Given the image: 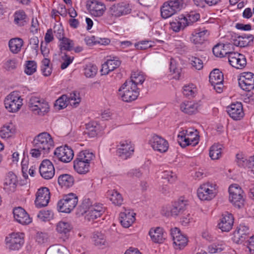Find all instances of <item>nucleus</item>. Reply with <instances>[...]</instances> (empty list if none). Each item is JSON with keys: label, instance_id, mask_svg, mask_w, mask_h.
I'll use <instances>...</instances> for the list:
<instances>
[{"label": "nucleus", "instance_id": "de8ad7c7", "mask_svg": "<svg viewBox=\"0 0 254 254\" xmlns=\"http://www.w3.org/2000/svg\"><path fill=\"white\" fill-rule=\"evenodd\" d=\"M86 129L85 133L90 137H93L97 135L99 127L97 123L92 122L86 125Z\"/></svg>", "mask_w": 254, "mask_h": 254}, {"label": "nucleus", "instance_id": "6e6552de", "mask_svg": "<svg viewBox=\"0 0 254 254\" xmlns=\"http://www.w3.org/2000/svg\"><path fill=\"white\" fill-rule=\"evenodd\" d=\"M77 202V197L73 193H69L59 201L57 209L61 212L69 213L76 206Z\"/></svg>", "mask_w": 254, "mask_h": 254}, {"label": "nucleus", "instance_id": "f8f14e48", "mask_svg": "<svg viewBox=\"0 0 254 254\" xmlns=\"http://www.w3.org/2000/svg\"><path fill=\"white\" fill-rule=\"evenodd\" d=\"M131 11V6L126 2H119L112 5L109 9V13L113 16L119 17L129 14Z\"/></svg>", "mask_w": 254, "mask_h": 254}, {"label": "nucleus", "instance_id": "680f3d73", "mask_svg": "<svg viewBox=\"0 0 254 254\" xmlns=\"http://www.w3.org/2000/svg\"><path fill=\"white\" fill-rule=\"evenodd\" d=\"M26 17L25 12L22 10H19L15 13L14 21L20 25H23V22Z\"/></svg>", "mask_w": 254, "mask_h": 254}, {"label": "nucleus", "instance_id": "774afa93", "mask_svg": "<svg viewBox=\"0 0 254 254\" xmlns=\"http://www.w3.org/2000/svg\"><path fill=\"white\" fill-rule=\"evenodd\" d=\"M39 41L38 37L34 36L31 37L29 41V45L31 49L37 52L39 49Z\"/></svg>", "mask_w": 254, "mask_h": 254}, {"label": "nucleus", "instance_id": "bf43d9fd", "mask_svg": "<svg viewBox=\"0 0 254 254\" xmlns=\"http://www.w3.org/2000/svg\"><path fill=\"white\" fill-rule=\"evenodd\" d=\"M168 1L177 12L180 11L185 5V0H169Z\"/></svg>", "mask_w": 254, "mask_h": 254}, {"label": "nucleus", "instance_id": "ddd939ff", "mask_svg": "<svg viewBox=\"0 0 254 254\" xmlns=\"http://www.w3.org/2000/svg\"><path fill=\"white\" fill-rule=\"evenodd\" d=\"M7 248L10 250H18L24 244L22 234L12 233L5 239Z\"/></svg>", "mask_w": 254, "mask_h": 254}, {"label": "nucleus", "instance_id": "9d476101", "mask_svg": "<svg viewBox=\"0 0 254 254\" xmlns=\"http://www.w3.org/2000/svg\"><path fill=\"white\" fill-rule=\"evenodd\" d=\"M188 205V200L184 197H181L175 201L169 209L166 210L163 209L162 214L166 217H176L184 212Z\"/></svg>", "mask_w": 254, "mask_h": 254}, {"label": "nucleus", "instance_id": "b1692460", "mask_svg": "<svg viewBox=\"0 0 254 254\" xmlns=\"http://www.w3.org/2000/svg\"><path fill=\"white\" fill-rule=\"evenodd\" d=\"M121 61L117 57H109L106 62L102 64L101 72L102 74H108L110 71L114 70L121 64Z\"/></svg>", "mask_w": 254, "mask_h": 254}, {"label": "nucleus", "instance_id": "8fccbe9b", "mask_svg": "<svg viewBox=\"0 0 254 254\" xmlns=\"http://www.w3.org/2000/svg\"><path fill=\"white\" fill-rule=\"evenodd\" d=\"M76 157L84 162H88V163L90 164L91 161L95 158V155L89 150H85L79 152Z\"/></svg>", "mask_w": 254, "mask_h": 254}, {"label": "nucleus", "instance_id": "13d9d810", "mask_svg": "<svg viewBox=\"0 0 254 254\" xmlns=\"http://www.w3.org/2000/svg\"><path fill=\"white\" fill-rule=\"evenodd\" d=\"M154 42L150 40H142L135 44L134 46L137 50H143L153 46Z\"/></svg>", "mask_w": 254, "mask_h": 254}, {"label": "nucleus", "instance_id": "6e6d98bb", "mask_svg": "<svg viewBox=\"0 0 254 254\" xmlns=\"http://www.w3.org/2000/svg\"><path fill=\"white\" fill-rule=\"evenodd\" d=\"M38 218L42 221H49L53 217V213L50 210H42L37 215Z\"/></svg>", "mask_w": 254, "mask_h": 254}, {"label": "nucleus", "instance_id": "ea45409f", "mask_svg": "<svg viewBox=\"0 0 254 254\" xmlns=\"http://www.w3.org/2000/svg\"><path fill=\"white\" fill-rule=\"evenodd\" d=\"M177 12L168 1L165 2L161 7V14L163 18H167Z\"/></svg>", "mask_w": 254, "mask_h": 254}, {"label": "nucleus", "instance_id": "0eeeda50", "mask_svg": "<svg viewBox=\"0 0 254 254\" xmlns=\"http://www.w3.org/2000/svg\"><path fill=\"white\" fill-rule=\"evenodd\" d=\"M229 201L236 207L241 208L244 205V191L238 184L231 185L229 188Z\"/></svg>", "mask_w": 254, "mask_h": 254}, {"label": "nucleus", "instance_id": "603ef678", "mask_svg": "<svg viewBox=\"0 0 254 254\" xmlns=\"http://www.w3.org/2000/svg\"><path fill=\"white\" fill-rule=\"evenodd\" d=\"M221 145L214 144L209 150V156L213 160L218 159L221 156Z\"/></svg>", "mask_w": 254, "mask_h": 254}, {"label": "nucleus", "instance_id": "1a4fd4ad", "mask_svg": "<svg viewBox=\"0 0 254 254\" xmlns=\"http://www.w3.org/2000/svg\"><path fill=\"white\" fill-rule=\"evenodd\" d=\"M216 185L209 182L203 184L197 190V196L201 200H210L217 194Z\"/></svg>", "mask_w": 254, "mask_h": 254}, {"label": "nucleus", "instance_id": "0e129e2a", "mask_svg": "<svg viewBox=\"0 0 254 254\" xmlns=\"http://www.w3.org/2000/svg\"><path fill=\"white\" fill-rule=\"evenodd\" d=\"M54 33L55 36L59 40H61L64 37V30L60 25H55L54 27Z\"/></svg>", "mask_w": 254, "mask_h": 254}, {"label": "nucleus", "instance_id": "f03ea898", "mask_svg": "<svg viewBox=\"0 0 254 254\" xmlns=\"http://www.w3.org/2000/svg\"><path fill=\"white\" fill-rule=\"evenodd\" d=\"M199 141L198 132L196 130L189 129L180 131L178 135V142L185 148L187 146H195Z\"/></svg>", "mask_w": 254, "mask_h": 254}, {"label": "nucleus", "instance_id": "4468645a", "mask_svg": "<svg viewBox=\"0 0 254 254\" xmlns=\"http://www.w3.org/2000/svg\"><path fill=\"white\" fill-rule=\"evenodd\" d=\"M250 230L247 226L240 224L233 234L232 239L236 244H242L248 238L250 239Z\"/></svg>", "mask_w": 254, "mask_h": 254}, {"label": "nucleus", "instance_id": "37998d69", "mask_svg": "<svg viewBox=\"0 0 254 254\" xmlns=\"http://www.w3.org/2000/svg\"><path fill=\"white\" fill-rule=\"evenodd\" d=\"M145 77L143 73L141 71H134L131 75L130 79L127 80L126 82H130L137 87V85H141L145 80Z\"/></svg>", "mask_w": 254, "mask_h": 254}, {"label": "nucleus", "instance_id": "5fc2aeb1", "mask_svg": "<svg viewBox=\"0 0 254 254\" xmlns=\"http://www.w3.org/2000/svg\"><path fill=\"white\" fill-rule=\"evenodd\" d=\"M84 75L86 77L91 78L96 74L98 70L97 67L92 64H88L84 68Z\"/></svg>", "mask_w": 254, "mask_h": 254}, {"label": "nucleus", "instance_id": "393cba45", "mask_svg": "<svg viewBox=\"0 0 254 254\" xmlns=\"http://www.w3.org/2000/svg\"><path fill=\"white\" fill-rule=\"evenodd\" d=\"M105 4L97 0H92L88 4V9L90 13L95 17H100L106 10Z\"/></svg>", "mask_w": 254, "mask_h": 254}, {"label": "nucleus", "instance_id": "f257e3e1", "mask_svg": "<svg viewBox=\"0 0 254 254\" xmlns=\"http://www.w3.org/2000/svg\"><path fill=\"white\" fill-rule=\"evenodd\" d=\"M34 148L30 151L33 157L38 158L41 155L48 154L54 147V140L47 132H43L36 135L33 141Z\"/></svg>", "mask_w": 254, "mask_h": 254}, {"label": "nucleus", "instance_id": "72a5a7b5", "mask_svg": "<svg viewBox=\"0 0 254 254\" xmlns=\"http://www.w3.org/2000/svg\"><path fill=\"white\" fill-rule=\"evenodd\" d=\"M232 46L230 44H218L216 45L212 49V52L216 57H224L226 55L229 56L231 51H229L228 49Z\"/></svg>", "mask_w": 254, "mask_h": 254}, {"label": "nucleus", "instance_id": "2eb2a0df", "mask_svg": "<svg viewBox=\"0 0 254 254\" xmlns=\"http://www.w3.org/2000/svg\"><path fill=\"white\" fill-rule=\"evenodd\" d=\"M239 85L244 90L250 91L254 89V74L250 72L242 73L239 78Z\"/></svg>", "mask_w": 254, "mask_h": 254}, {"label": "nucleus", "instance_id": "3c124183", "mask_svg": "<svg viewBox=\"0 0 254 254\" xmlns=\"http://www.w3.org/2000/svg\"><path fill=\"white\" fill-rule=\"evenodd\" d=\"M183 18L186 20L187 26H188L196 22L199 19L200 15L195 11H190L186 14L185 16L183 15Z\"/></svg>", "mask_w": 254, "mask_h": 254}, {"label": "nucleus", "instance_id": "c9c22d12", "mask_svg": "<svg viewBox=\"0 0 254 254\" xmlns=\"http://www.w3.org/2000/svg\"><path fill=\"white\" fill-rule=\"evenodd\" d=\"M198 105L196 103L186 101L180 105L181 110L185 114L192 115L195 114L198 111Z\"/></svg>", "mask_w": 254, "mask_h": 254}, {"label": "nucleus", "instance_id": "2f4dec72", "mask_svg": "<svg viewBox=\"0 0 254 254\" xmlns=\"http://www.w3.org/2000/svg\"><path fill=\"white\" fill-rule=\"evenodd\" d=\"M208 35L209 32L207 30L196 29L191 34L190 41L194 44H201Z\"/></svg>", "mask_w": 254, "mask_h": 254}, {"label": "nucleus", "instance_id": "412c9836", "mask_svg": "<svg viewBox=\"0 0 254 254\" xmlns=\"http://www.w3.org/2000/svg\"><path fill=\"white\" fill-rule=\"evenodd\" d=\"M229 116L234 120H240L244 116L243 106L241 103H232L227 108Z\"/></svg>", "mask_w": 254, "mask_h": 254}, {"label": "nucleus", "instance_id": "6ab92c4d", "mask_svg": "<svg viewBox=\"0 0 254 254\" xmlns=\"http://www.w3.org/2000/svg\"><path fill=\"white\" fill-rule=\"evenodd\" d=\"M36 196L35 204L37 208L46 206L50 198V190L47 188H42L38 190Z\"/></svg>", "mask_w": 254, "mask_h": 254}, {"label": "nucleus", "instance_id": "79ce46f5", "mask_svg": "<svg viewBox=\"0 0 254 254\" xmlns=\"http://www.w3.org/2000/svg\"><path fill=\"white\" fill-rule=\"evenodd\" d=\"M223 74L218 69H215L209 74V82L211 85L223 82Z\"/></svg>", "mask_w": 254, "mask_h": 254}, {"label": "nucleus", "instance_id": "a18cd8bd", "mask_svg": "<svg viewBox=\"0 0 254 254\" xmlns=\"http://www.w3.org/2000/svg\"><path fill=\"white\" fill-rule=\"evenodd\" d=\"M183 18V15H180L178 20H176L170 23L171 28L176 32H179L184 29L187 26L186 21Z\"/></svg>", "mask_w": 254, "mask_h": 254}, {"label": "nucleus", "instance_id": "7ed1b4c3", "mask_svg": "<svg viewBox=\"0 0 254 254\" xmlns=\"http://www.w3.org/2000/svg\"><path fill=\"white\" fill-rule=\"evenodd\" d=\"M139 88L130 82H125L119 90V94L125 102L135 100L139 95Z\"/></svg>", "mask_w": 254, "mask_h": 254}, {"label": "nucleus", "instance_id": "a211bd4d", "mask_svg": "<svg viewBox=\"0 0 254 254\" xmlns=\"http://www.w3.org/2000/svg\"><path fill=\"white\" fill-rule=\"evenodd\" d=\"M54 155L59 160L64 163L69 162L73 157V151L67 146H60L56 148Z\"/></svg>", "mask_w": 254, "mask_h": 254}, {"label": "nucleus", "instance_id": "4d7b16f0", "mask_svg": "<svg viewBox=\"0 0 254 254\" xmlns=\"http://www.w3.org/2000/svg\"><path fill=\"white\" fill-rule=\"evenodd\" d=\"M36 63L34 61H29L26 62L24 71L27 75H32L36 71Z\"/></svg>", "mask_w": 254, "mask_h": 254}, {"label": "nucleus", "instance_id": "864d4df0", "mask_svg": "<svg viewBox=\"0 0 254 254\" xmlns=\"http://www.w3.org/2000/svg\"><path fill=\"white\" fill-rule=\"evenodd\" d=\"M60 41V47L61 51H71L73 46V41L67 38L64 37Z\"/></svg>", "mask_w": 254, "mask_h": 254}, {"label": "nucleus", "instance_id": "e433bc0d", "mask_svg": "<svg viewBox=\"0 0 254 254\" xmlns=\"http://www.w3.org/2000/svg\"><path fill=\"white\" fill-rule=\"evenodd\" d=\"M90 164L88 162H84L77 157L73 161L74 169L79 174L87 173L89 170Z\"/></svg>", "mask_w": 254, "mask_h": 254}, {"label": "nucleus", "instance_id": "dca6fc26", "mask_svg": "<svg viewBox=\"0 0 254 254\" xmlns=\"http://www.w3.org/2000/svg\"><path fill=\"white\" fill-rule=\"evenodd\" d=\"M149 142L152 148L160 153H165L168 149L169 143L168 141L160 136L156 134L153 135Z\"/></svg>", "mask_w": 254, "mask_h": 254}, {"label": "nucleus", "instance_id": "c03bdc74", "mask_svg": "<svg viewBox=\"0 0 254 254\" xmlns=\"http://www.w3.org/2000/svg\"><path fill=\"white\" fill-rule=\"evenodd\" d=\"M23 44V40L19 38H13L9 41V49L13 53L15 54L20 51Z\"/></svg>", "mask_w": 254, "mask_h": 254}, {"label": "nucleus", "instance_id": "f3484780", "mask_svg": "<svg viewBox=\"0 0 254 254\" xmlns=\"http://www.w3.org/2000/svg\"><path fill=\"white\" fill-rule=\"evenodd\" d=\"M228 59L230 64L236 68L242 69L247 65L246 58L242 54L231 52Z\"/></svg>", "mask_w": 254, "mask_h": 254}, {"label": "nucleus", "instance_id": "f704fd0d", "mask_svg": "<svg viewBox=\"0 0 254 254\" xmlns=\"http://www.w3.org/2000/svg\"><path fill=\"white\" fill-rule=\"evenodd\" d=\"M254 37L253 35L241 36L233 40L234 45L240 47L248 46L253 43Z\"/></svg>", "mask_w": 254, "mask_h": 254}, {"label": "nucleus", "instance_id": "7c9ffc66", "mask_svg": "<svg viewBox=\"0 0 254 254\" xmlns=\"http://www.w3.org/2000/svg\"><path fill=\"white\" fill-rule=\"evenodd\" d=\"M149 235L151 240L155 243H162L166 237L163 228L159 227L151 228L149 232Z\"/></svg>", "mask_w": 254, "mask_h": 254}, {"label": "nucleus", "instance_id": "a19ab883", "mask_svg": "<svg viewBox=\"0 0 254 254\" xmlns=\"http://www.w3.org/2000/svg\"><path fill=\"white\" fill-rule=\"evenodd\" d=\"M107 195L110 200L115 205L121 206L123 202V198L122 195L115 190H109Z\"/></svg>", "mask_w": 254, "mask_h": 254}, {"label": "nucleus", "instance_id": "49530a36", "mask_svg": "<svg viewBox=\"0 0 254 254\" xmlns=\"http://www.w3.org/2000/svg\"><path fill=\"white\" fill-rule=\"evenodd\" d=\"M45 254H70L69 251L62 245H55L49 247Z\"/></svg>", "mask_w": 254, "mask_h": 254}, {"label": "nucleus", "instance_id": "20e7f679", "mask_svg": "<svg viewBox=\"0 0 254 254\" xmlns=\"http://www.w3.org/2000/svg\"><path fill=\"white\" fill-rule=\"evenodd\" d=\"M29 107L35 114L40 116H44L49 111L50 109L48 103L45 99L35 96L30 97Z\"/></svg>", "mask_w": 254, "mask_h": 254}, {"label": "nucleus", "instance_id": "4be33fe9", "mask_svg": "<svg viewBox=\"0 0 254 254\" xmlns=\"http://www.w3.org/2000/svg\"><path fill=\"white\" fill-rule=\"evenodd\" d=\"M171 234L176 249H182L187 245L188 239L181 233L180 230L178 228L172 229Z\"/></svg>", "mask_w": 254, "mask_h": 254}, {"label": "nucleus", "instance_id": "69168bd1", "mask_svg": "<svg viewBox=\"0 0 254 254\" xmlns=\"http://www.w3.org/2000/svg\"><path fill=\"white\" fill-rule=\"evenodd\" d=\"M48 235L46 233L38 232L36 236V241L40 244H44L48 241Z\"/></svg>", "mask_w": 254, "mask_h": 254}, {"label": "nucleus", "instance_id": "cd10ccee", "mask_svg": "<svg viewBox=\"0 0 254 254\" xmlns=\"http://www.w3.org/2000/svg\"><path fill=\"white\" fill-rule=\"evenodd\" d=\"M18 183V181L16 175L10 172L6 176L4 189L7 192H13L15 190Z\"/></svg>", "mask_w": 254, "mask_h": 254}, {"label": "nucleus", "instance_id": "c85d7f7f", "mask_svg": "<svg viewBox=\"0 0 254 254\" xmlns=\"http://www.w3.org/2000/svg\"><path fill=\"white\" fill-rule=\"evenodd\" d=\"M105 212L102 205L93 206L86 211L85 218L88 221L94 220L100 217Z\"/></svg>", "mask_w": 254, "mask_h": 254}, {"label": "nucleus", "instance_id": "473e14b6", "mask_svg": "<svg viewBox=\"0 0 254 254\" xmlns=\"http://www.w3.org/2000/svg\"><path fill=\"white\" fill-rule=\"evenodd\" d=\"M92 241L94 246L100 249H104L108 246L106 237L104 234L100 232L93 233Z\"/></svg>", "mask_w": 254, "mask_h": 254}, {"label": "nucleus", "instance_id": "58836bf2", "mask_svg": "<svg viewBox=\"0 0 254 254\" xmlns=\"http://www.w3.org/2000/svg\"><path fill=\"white\" fill-rule=\"evenodd\" d=\"M73 177L69 174L61 175L58 178V183L62 187L68 188L71 187L74 183Z\"/></svg>", "mask_w": 254, "mask_h": 254}, {"label": "nucleus", "instance_id": "4c0bfd02", "mask_svg": "<svg viewBox=\"0 0 254 254\" xmlns=\"http://www.w3.org/2000/svg\"><path fill=\"white\" fill-rule=\"evenodd\" d=\"M16 129L12 124L3 126L0 130V136L2 138H10L14 137Z\"/></svg>", "mask_w": 254, "mask_h": 254}, {"label": "nucleus", "instance_id": "a878e982", "mask_svg": "<svg viewBox=\"0 0 254 254\" xmlns=\"http://www.w3.org/2000/svg\"><path fill=\"white\" fill-rule=\"evenodd\" d=\"M13 213L15 220L22 225H27L31 222L29 215L21 207L15 208L13 210Z\"/></svg>", "mask_w": 254, "mask_h": 254}, {"label": "nucleus", "instance_id": "39448f33", "mask_svg": "<svg viewBox=\"0 0 254 254\" xmlns=\"http://www.w3.org/2000/svg\"><path fill=\"white\" fill-rule=\"evenodd\" d=\"M81 102L79 93L77 91H73L69 95H63L56 101L55 106L58 107V109L65 108L68 104L74 107H77Z\"/></svg>", "mask_w": 254, "mask_h": 254}, {"label": "nucleus", "instance_id": "5701e85b", "mask_svg": "<svg viewBox=\"0 0 254 254\" xmlns=\"http://www.w3.org/2000/svg\"><path fill=\"white\" fill-rule=\"evenodd\" d=\"M234 224V217L232 214L225 212L222 214L220 222L218 224V228L222 232H229Z\"/></svg>", "mask_w": 254, "mask_h": 254}, {"label": "nucleus", "instance_id": "338daca9", "mask_svg": "<svg viewBox=\"0 0 254 254\" xmlns=\"http://www.w3.org/2000/svg\"><path fill=\"white\" fill-rule=\"evenodd\" d=\"M62 59L64 61L61 64V67L62 69H64L72 62L73 58L64 54V56L62 57Z\"/></svg>", "mask_w": 254, "mask_h": 254}, {"label": "nucleus", "instance_id": "e2e57ef3", "mask_svg": "<svg viewBox=\"0 0 254 254\" xmlns=\"http://www.w3.org/2000/svg\"><path fill=\"white\" fill-rule=\"evenodd\" d=\"M162 177L164 179L167 180L170 183L174 182L177 178L175 173L170 171H164L162 173Z\"/></svg>", "mask_w": 254, "mask_h": 254}, {"label": "nucleus", "instance_id": "bb28decb", "mask_svg": "<svg viewBox=\"0 0 254 254\" xmlns=\"http://www.w3.org/2000/svg\"><path fill=\"white\" fill-rule=\"evenodd\" d=\"M135 213L129 209H125V211L120 214V222L122 225L125 227H129L135 221Z\"/></svg>", "mask_w": 254, "mask_h": 254}, {"label": "nucleus", "instance_id": "9b49d317", "mask_svg": "<svg viewBox=\"0 0 254 254\" xmlns=\"http://www.w3.org/2000/svg\"><path fill=\"white\" fill-rule=\"evenodd\" d=\"M134 151V145L129 140L121 141L117 146V154L123 159H127L130 157Z\"/></svg>", "mask_w": 254, "mask_h": 254}, {"label": "nucleus", "instance_id": "09e8293b", "mask_svg": "<svg viewBox=\"0 0 254 254\" xmlns=\"http://www.w3.org/2000/svg\"><path fill=\"white\" fill-rule=\"evenodd\" d=\"M183 93L184 95L188 98H193L196 94V87L193 84L185 85L183 87Z\"/></svg>", "mask_w": 254, "mask_h": 254}, {"label": "nucleus", "instance_id": "052dcab7", "mask_svg": "<svg viewBox=\"0 0 254 254\" xmlns=\"http://www.w3.org/2000/svg\"><path fill=\"white\" fill-rule=\"evenodd\" d=\"M189 60L192 66L196 69L200 70L203 68V62L200 59L195 57H191L189 59Z\"/></svg>", "mask_w": 254, "mask_h": 254}, {"label": "nucleus", "instance_id": "c756f323", "mask_svg": "<svg viewBox=\"0 0 254 254\" xmlns=\"http://www.w3.org/2000/svg\"><path fill=\"white\" fill-rule=\"evenodd\" d=\"M56 226L57 232L64 238L68 239L69 233L72 229V225L68 222L60 221L57 223Z\"/></svg>", "mask_w": 254, "mask_h": 254}, {"label": "nucleus", "instance_id": "aec40b11", "mask_svg": "<svg viewBox=\"0 0 254 254\" xmlns=\"http://www.w3.org/2000/svg\"><path fill=\"white\" fill-rule=\"evenodd\" d=\"M41 176L45 179H52L55 174V168L52 163L49 160H43L39 167Z\"/></svg>", "mask_w": 254, "mask_h": 254}, {"label": "nucleus", "instance_id": "423d86ee", "mask_svg": "<svg viewBox=\"0 0 254 254\" xmlns=\"http://www.w3.org/2000/svg\"><path fill=\"white\" fill-rule=\"evenodd\" d=\"M22 101L23 99L17 92H12L4 99L5 108L9 112H17L22 106Z\"/></svg>", "mask_w": 254, "mask_h": 254}]
</instances>
